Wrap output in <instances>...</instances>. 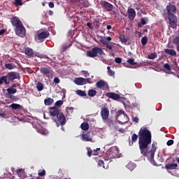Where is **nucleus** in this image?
<instances>
[{"instance_id": "79ce46f5", "label": "nucleus", "mask_w": 179, "mask_h": 179, "mask_svg": "<svg viewBox=\"0 0 179 179\" xmlns=\"http://www.w3.org/2000/svg\"><path fill=\"white\" fill-rule=\"evenodd\" d=\"M155 57H157V55H155V53H151V55H148V59H155Z\"/></svg>"}, {"instance_id": "39448f33", "label": "nucleus", "mask_w": 179, "mask_h": 179, "mask_svg": "<svg viewBox=\"0 0 179 179\" xmlns=\"http://www.w3.org/2000/svg\"><path fill=\"white\" fill-rule=\"evenodd\" d=\"M104 52L101 51V48L97 47L92 48V50L87 51V57L90 58L96 57V55H101Z\"/></svg>"}, {"instance_id": "4468645a", "label": "nucleus", "mask_w": 179, "mask_h": 179, "mask_svg": "<svg viewBox=\"0 0 179 179\" xmlns=\"http://www.w3.org/2000/svg\"><path fill=\"white\" fill-rule=\"evenodd\" d=\"M99 115H101L102 118L109 117V110L106 109V108H102V110L99 111Z\"/></svg>"}, {"instance_id": "f03ea898", "label": "nucleus", "mask_w": 179, "mask_h": 179, "mask_svg": "<svg viewBox=\"0 0 179 179\" xmlns=\"http://www.w3.org/2000/svg\"><path fill=\"white\" fill-rule=\"evenodd\" d=\"M48 113L50 114V117H56V120H53L56 123V127L63 126L66 124V116L63 115V113L60 112L57 108L50 107Z\"/></svg>"}, {"instance_id": "052dcab7", "label": "nucleus", "mask_w": 179, "mask_h": 179, "mask_svg": "<svg viewBox=\"0 0 179 179\" xmlns=\"http://www.w3.org/2000/svg\"><path fill=\"white\" fill-rule=\"evenodd\" d=\"M131 166H132V164H128V168H129Z\"/></svg>"}, {"instance_id": "7c9ffc66", "label": "nucleus", "mask_w": 179, "mask_h": 179, "mask_svg": "<svg viewBox=\"0 0 179 179\" xmlns=\"http://www.w3.org/2000/svg\"><path fill=\"white\" fill-rule=\"evenodd\" d=\"M119 39H120V43H127V38L124 37V34H120V36H119Z\"/></svg>"}, {"instance_id": "603ef678", "label": "nucleus", "mask_w": 179, "mask_h": 179, "mask_svg": "<svg viewBox=\"0 0 179 179\" xmlns=\"http://www.w3.org/2000/svg\"><path fill=\"white\" fill-rule=\"evenodd\" d=\"M52 7H54L52 2H48V8H52Z\"/></svg>"}, {"instance_id": "2eb2a0df", "label": "nucleus", "mask_w": 179, "mask_h": 179, "mask_svg": "<svg viewBox=\"0 0 179 179\" xmlns=\"http://www.w3.org/2000/svg\"><path fill=\"white\" fill-rule=\"evenodd\" d=\"M128 20H135V9L132 8H128Z\"/></svg>"}, {"instance_id": "5701e85b", "label": "nucleus", "mask_w": 179, "mask_h": 179, "mask_svg": "<svg viewBox=\"0 0 179 179\" xmlns=\"http://www.w3.org/2000/svg\"><path fill=\"white\" fill-rule=\"evenodd\" d=\"M85 93H87L90 97H94V96H96V90H90V91H87Z\"/></svg>"}, {"instance_id": "c9c22d12", "label": "nucleus", "mask_w": 179, "mask_h": 179, "mask_svg": "<svg viewBox=\"0 0 179 179\" xmlns=\"http://www.w3.org/2000/svg\"><path fill=\"white\" fill-rule=\"evenodd\" d=\"M107 75L110 77L114 76V71L112 69H109V66H107Z\"/></svg>"}, {"instance_id": "13d9d810", "label": "nucleus", "mask_w": 179, "mask_h": 179, "mask_svg": "<svg viewBox=\"0 0 179 179\" xmlns=\"http://www.w3.org/2000/svg\"><path fill=\"white\" fill-rule=\"evenodd\" d=\"M112 29V26L107 25V30Z\"/></svg>"}, {"instance_id": "72a5a7b5", "label": "nucleus", "mask_w": 179, "mask_h": 179, "mask_svg": "<svg viewBox=\"0 0 179 179\" xmlns=\"http://www.w3.org/2000/svg\"><path fill=\"white\" fill-rule=\"evenodd\" d=\"M102 121L105 122V124L112 125V120H110L108 117H102Z\"/></svg>"}, {"instance_id": "6e6552de", "label": "nucleus", "mask_w": 179, "mask_h": 179, "mask_svg": "<svg viewBox=\"0 0 179 179\" xmlns=\"http://www.w3.org/2000/svg\"><path fill=\"white\" fill-rule=\"evenodd\" d=\"M127 120V115H124V112L122 110H117V122L124 124Z\"/></svg>"}, {"instance_id": "338daca9", "label": "nucleus", "mask_w": 179, "mask_h": 179, "mask_svg": "<svg viewBox=\"0 0 179 179\" xmlns=\"http://www.w3.org/2000/svg\"><path fill=\"white\" fill-rule=\"evenodd\" d=\"M19 172H22V169H19Z\"/></svg>"}, {"instance_id": "a18cd8bd", "label": "nucleus", "mask_w": 179, "mask_h": 179, "mask_svg": "<svg viewBox=\"0 0 179 179\" xmlns=\"http://www.w3.org/2000/svg\"><path fill=\"white\" fill-rule=\"evenodd\" d=\"M173 145V140H169L166 141V146H171Z\"/></svg>"}, {"instance_id": "37998d69", "label": "nucleus", "mask_w": 179, "mask_h": 179, "mask_svg": "<svg viewBox=\"0 0 179 179\" xmlns=\"http://www.w3.org/2000/svg\"><path fill=\"white\" fill-rule=\"evenodd\" d=\"M63 106V101H56V107H60Z\"/></svg>"}, {"instance_id": "6e6d98bb", "label": "nucleus", "mask_w": 179, "mask_h": 179, "mask_svg": "<svg viewBox=\"0 0 179 179\" xmlns=\"http://www.w3.org/2000/svg\"><path fill=\"white\" fill-rule=\"evenodd\" d=\"M133 122H136V124H137V117H133Z\"/></svg>"}, {"instance_id": "1a4fd4ad", "label": "nucleus", "mask_w": 179, "mask_h": 179, "mask_svg": "<svg viewBox=\"0 0 179 179\" xmlns=\"http://www.w3.org/2000/svg\"><path fill=\"white\" fill-rule=\"evenodd\" d=\"M96 88L102 90H106V89H109V86L106 85V82H104V80L96 81Z\"/></svg>"}, {"instance_id": "3c124183", "label": "nucleus", "mask_w": 179, "mask_h": 179, "mask_svg": "<svg viewBox=\"0 0 179 179\" xmlns=\"http://www.w3.org/2000/svg\"><path fill=\"white\" fill-rule=\"evenodd\" d=\"M87 27L90 28V29H94L93 27H91V23L87 22Z\"/></svg>"}, {"instance_id": "a878e982", "label": "nucleus", "mask_w": 179, "mask_h": 179, "mask_svg": "<svg viewBox=\"0 0 179 179\" xmlns=\"http://www.w3.org/2000/svg\"><path fill=\"white\" fill-rule=\"evenodd\" d=\"M43 104L45 106H50L52 104V99L48 98L43 100Z\"/></svg>"}, {"instance_id": "69168bd1", "label": "nucleus", "mask_w": 179, "mask_h": 179, "mask_svg": "<svg viewBox=\"0 0 179 179\" xmlns=\"http://www.w3.org/2000/svg\"><path fill=\"white\" fill-rule=\"evenodd\" d=\"M111 55V56L114 57V53H113V54H111V55Z\"/></svg>"}, {"instance_id": "5fc2aeb1", "label": "nucleus", "mask_w": 179, "mask_h": 179, "mask_svg": "<svg viewBox=\"0 0 179 179\" xmlns=\"http://www.w3.org/2000/svg\"><path fill=\"white\" fill-rule=\"evenodd\" d=\"M5 30L4 29H1L0 30V36L4 34Z\"/></svg>"}, {"instance_id": "cd10ccee", "label": "nucleus", "mask_w": 179, "mask_h": 179, "mask_svg": "<svg viewBox=\"0 0 179 179\" xmlns=\"http://www.w3.org/2000/svg\"><path fill=\"white\" fill-rule=\"evenodd\" d=\"M106 41H112V38L109 36L103 37L102 38V41H101V43H102V44L103 45H106Z\"/></svg>"}, {"instance_id": "412c9836", "label": "nucleus", "mask_w": 179, "mask_h": 179, "mask_svg": "<svg viewBox=\"0 0 179 179\" xmlns=\"http://www.w3.org/2000/svg\"><path fill=\"white\" fill-rule=\"evenodd\" d=\"M41 73H42L43 75H48V74L50 73V69L41 67Z\"/></svg>"}, {"instance_id": "bb28decb", "label": "nucleus", "mask_w": 179, "mask_h": 179, "mask_svg": "<svg viewBox=\"0 0 179 179\" xmlns=\"http://www.w3.org/2000/svg\"><path fill=\"white\" fill-rule=\"evenodd\" d=\"M10 108H12V110H17L22 108V106H20V104L12 103L11 105H10Z\"/></svg>"}, {"instance_id": "774afa93", "label": "nucleus", "mask_w": 179, "mask_h": 179, "mask_svg": "<svg viewBox=\"0 0 179 179\" xmlns=\"http://www.w3.org/2000/svg\"><path fill=\"white\" fill-rule=\"evenodd\" d=\"M64 179H71V178H64Z\"/></svg>"}, {"instance_id": "8fccbe9b", "label": "nucleus", "mask_w": 179, "mask_h": 179, "mask_svg": "<svg viewBox=\"0 0 179 179\" xmlns=\"http://www.w3.org/2000/svg\"><path fill=\"white\" fill-rule=\"evenodd\" d=\"M174 45H179V38H174Z\"/></svg>"}, {"instance_id": "e2e57ef3", "label": "nucleus", "mask_w": 179, "mask_h": 179, "mask_svg": "<svg viewBox=\"0 0 179 179\" xmlns=\"http://www.w3.org/2000/svg\"><path fill=\"white\" fill-rule=\"evenodd\" d=\"M61 129V131H64V129H63V127H61V129Z\"/></svg>"}, {"instance_id": "423d86ee", "label": "nucleus", "mask_w": 179, "mask_h": 179, "mask_svg": "<svg viewBox=\"0 0 179 179\" xmlns=\"http://www.w3.org/2000/svg\"><path fill=\"white\" fill-rule=\"evenodd\" d=\"M48 36H49V33H48V31L39 32L35 34V41L38 43H43V40L48 38Z\"/></svg>"}, {"instance_id": "e433bc0d", "label": "nucleus", "mask_w": 179, "mask_h": 179, "mask_svg": "<svg viewBox=\"0 0 179 179\" xmlns=\"http://www.w3.org/2000/svg\"><path fill=\"white\" fill-rule=\"evenodd\" d=\"M4 69H7V70H12L14 67H13L12 64H4Z\"/></svg>"}, {"instance_id": "680f3d73", "label": "nucleus", "mask_w": 179, "mask_h": 179, "mask_svg": "<svg viewBox=\"0 0 179 179\" xmlns=\"http://www.w3.org/2000/svg\"><path fill=\"white\" fill-rule=\"evenodd\" d=\"M62 49H64V51H66V46H64V48H62Z\"/></svg>"}, {"instance_id": "f257e3e1", "label": "nucleus", "mask_w": 179, "mask_h": 179, "mask_svg": "<svg viewBox=\"0 0 179 179\" xmlns=\"http://www.w3.org/2000/svg\"><path fill=\"white\" fill-rule=\"evenodd\" d=\"M135 142H138V149L141 150V155L145 157L148 153H151V157L148 159L152 161L157 143H150V131H148L147 127L141 128V130L138 131V134H133V136H130L129 145L132 146V143Z\"/></svg>"}, {"instance_id": "a19ab883", "label": "nucleus", "mask_w": 179, "mask_h": 179, "mask_svg": "<svg viewBox=\"0 0 179 179\" xmlns=\"http://www.w3.org/2000/svg\"><path fill=\"white\" fill-rule=\"evenodd\" d=\"M45 170H41V172H38V177H44Z\"/></svg>"}, {"instance_id": "dca6fc26", "label": "nucleus", "mask_w": 179, "mask_h": 179, "mask_svg": "<svg viewBox=\"0 0 179 179\" xmlns=\"http://www.w3.org/2000/svg\"><path fill=\"white\" fill-rule=\"evenodd\" d=\"M109 163V159H105L104 161L99 160L96 162V165L99 166V167H102V169H106L108 166H106V164Z\"/></svg>"}, {"instance_id": "49530a36", "label": "nucleus", "mask_w": 179, "mask_h": 179, "mask_svg": "<svg viewBox=\"0 0 179 179\" xmlns=\"http://www.w3.org/2000/svg\"><path fill=\"white\" fill-rule=\"evenodd\" d=\"M53 83H56V84L60 83V80L58 79V78H53Z\"/></svg>"}, {"instance_id": "f704fd0d", "label": "nucleus", "mask_w": 179, "mask_h": 179, "mask_svg": "<svg viewBox=\"0 0 179 179\" xmlns=\"http://www.w3.org/2000/svg\"><path fill=\"white\" fill-rule=\"evenodd\" d=\"M146 43H148V37L141 38V44L145 45Z\"/></svg>"}, {"instance_id": "4be33fe9", "label": "nucleus", "mask_w": 179, "mask_h": 179, "mask_svg": "<svg viewBox=\"0 0 179 179\" xmlns=\"http://www.w3.org/2000/svg\"><path fill=\"white\" fill-rule=\"evenodd\" d=\"M148 24V18H141V23H138V27H143V25Z\"/></svg>"}, {"instance_id": "a211bd4d", "label": "nucleus", "mask_w": 179, "mask_h": 179, "mask_svg": "<svg viewBox=\"0 0 179 179\" xmlns=\"http://www.w3.org/2000/svg\"><path fill=\"white\" fill-rule=\"evenodd\" d=\"M96 151H99V148L94 149V150H87V156L91 157L92 155H96Z\"/></svg>"}, {"instance_id": "0eeeda50", "label": "nucleus", "mask_w": 179, "mask_h": 179, "mask_svg": "<svg viewBox=\"0 0 179 179\" xmlns=\"http://www.w3.org/2000/svg\"><path fill=\"white\" fill-rule=\"evenodd\" d=\"M10 79V81L17 80V78H20V73L17 72H10L7 73V76L1 77L0 78Z\"/></svg>"}, {"instance_id": "7ed1b4c3", "label": "nucleus", "mask_w": 179, "mask_h": 179, "mask_svg": "<svg viewBox=\"0 0 179 179\" xmlns=\"http://www.w3.org/2000/svg\"><path fill=\"white\" fill-rule=\"evenodd\" d=\"M10 23L12 24V27H15V35H17L20 38H24V27L22 26V21H20V18L12 17L10 18Z\"/></svg>"}, {"instance_id": "9d476101", "label": "nucleus", "mask_w": 179, "mask_h": 179, "mask_svg": "<svg viewBox=\"0 0 179 179\" xmlns=\"http://www.w3.org/2000/svg\"><path fill=\"white\" fill-rule=\"evenodd\" d=\"M99 5L102 6V8H105V10L107 12H110L113 9V6H112V3H109V2L102 1V2L99 3Z\"/></svg>"}, {"instance_id": "c85d7f7f", "label": "nucleus", "mask_w": 179, "mask_h": 179, "mask_svg": "<svg viewBox=\"0 0 179 179\" xmlns=\"http://www.w3.org/2000/svg\"><path fill=\"white\" fill-rule=\"evenodd\" d=\"M6 80H9V78H0V85H1V84L9 85V81Z\"/></svg>"}, {"instance_id": "20e7f679", "label": "nucleus", "mask_w": 179, "mask_h": 179, "mask_svg": "<svg viewBox=\"0 0 179 179\" xmlns=\"http://www.w3.org/2000/svg\"><path fill=\"white\" fill-rule=\"evenodd\" d=\"M166 17L169 18V27L176 29V6H166Z\"/></svg>"}, {"instance_id": "b1692460", "label": "nucleus", "mask_w": 179, "mask_h": 179, "mask_svg": "<svg viewBox=\"0 0 179 179\" xmlns=\"http://www.w3.org/2000/svg\"><path fill=\"white\" fill-rule=\"evenodd\" d=\"M176 167H177V165H176V164H166V166H165V168H166V170H173L176 169Z\"/></svg>"}, {"instance_id": "9b49d317", "label": "nucleus", "mask_w": 179, "mask_h": 179, "mask_svg": "<svg viewBox=\"0 0 179 179\" xmlns=\"http://www.w3.org/2000/svg\"><path fill=\"white\" fill-rule=\"evenodd\" d=\"M74 84L81 86L86 84H91V81H86V80H83V78H76L74 79Z\"/></svg>"}, {"instance_id": "de8ad7c7", "label": "nucleus", "mask_w": 179, "mask_h": 179, "mask_svg": "<svg viewBox=\"0 0 179 179\" xmlns=\"http://www.w3.org/2000/svg\"><path fill=\"white\" fill-rule=\"evenodd\" d=\"M17 87H20V84L14 83V84H12V86L10 87V89H14Z\"/></svg>"}, {"instance_id": "aec40b11", "label": "nucleus", "mask_w": 179, "mask_h": 179, "mask_svg": "<svg viewBox=\"0 0 179 179\" xmlns=\"http://www.w3.org/2000/svg\"><path fill=\"white\" fill-rule=\"evenodd\" d=\"M25 55L28 56L29 58L32 57V55H34V52H32V49L29 48H25Z\"/></svg>"}, {"instance_id": "09e8293b", "label": "nucleus", "mask_w": 179, "mask_h": 179, "mask_svg": "<svg viewBox=\"0 0 179 179\" xmlns=\"http://www.w3.org/2000/svg\"><path fill=\"white\" fill-rule=\"evenodd\" d=\"M105 45V48H107V50H112V45H106V44H102Z\"/></svg>"}, {"instance_id": "6ab92c4d", "label": "nucleus", "mask_w": 179, "mask_h": 179, "mask_svg": "<svg viewBox=\"0 0 179 179\" xmlns=\"http://www.w3.org/2000/svg\"><path fill=\"white\" fill-rule=\"evenodd\" d=\"M176 52H178V51L171 50V49L164 50V52L166 53V55H169L170 56H176Z\"/></svg>"}, {"instance_id": "ea45409f", "label": "nucleus", "mask_w": 179, "mask_h": 179, "mask_svg": "<svg viewBox=\"0 0 179 179\" xmlns=\"http://www.w3.org/2000/svg\"><path fill=\"white\" fill-rule=\"evenodd\" d=\"M128 64H130V65H136V63H135V59H128Z\"/></svg>"}, {"instance_id": "58836bf2", "label": "nucleus", "mask_w": 179, "mask_h": 179, "mask_svg": "<svg viewBox=\"0 0 179 179\" xmlns=\"http://www.w3.org/2000/svg\"><path fill=\"white\" fill-rule=\"evenodd\" d=\"M15 6H22V0H15Z\"/></svg>"}, {"instance_id": "4d7b16f0", "label": "nucleus", "mask_w": 179, "mask_h": 179, "mask_svg": "<svg viewBox=\"0 0 179 179\" xmlns=\"http://www.w3.org/2000/svg\"><path fill=\"white\" fill-rule=\"evenodd\" d=\"M84 80L87 82H91V78H84Z\"/></svg>"}, {"instance_id": "c03bdc74", "label": "nucleus", "mask_w": 179, "mask_h": 179, "mask_svg": "<svg viewBox=\"0 0 179 179\" xmlns=\"http://www.w3.org/2000/svg\"><path fill=\"white\" fill-rule=\"evenodd\" d=\"M122 63V58L117 57L115 58V64H121Z\"/></svg>"}, {"instance_id": "f3484780", "label": "nucleus", "mask_w": 179, "mask_h": 179, "mask_svg": "<svg viewBox=\"0 0 179 179\" xmlns=\"http://www.w3.org/2000/svg\"><path fill=\"white\" fill-rule=\"evenodd\" d=\"M81 141L84 142H92V143L94 142L91 141V136H89V132H87L84 134H81Z\"/></svg>"}, {"instance_id": "bf43d9fd", "label": "nucleus", "mask_w": 179, "mask_h": 179, "mask_svg": "<svg viewBox=\"0 0 179 179\" xmlns=\"http://www.w3.org/2000/svg\"><path fill=\"white\" fill-rule=\"evenodd\" d=\"M48 15H52V11L48 10Z\"/></svg>"}, {"instance_id": "c756f323", "label": "nucleus", "mask_w": 179, "mask_h": 179, "mask_svg": "<svg viewBox=\"0 0 179 179\" xmlns=\"http://www.w3.org/2000/svg\"><path fill=\"white\" fill-rule=\"evenodd\" d=\"M81 130L83 131L89 130V123H81Z\"/></svg>"}, {"instance_id": "f8f14e48", "label": "nucleus", "mask_w": 179, "mask_h": 179, "mask_svg": "<svg viewBox=\"0 0 179 179\" xmlns=\"http://www.w3.org/2000/svg\"><path fill=\"white\" fill-rule=\"evenodd\" d=\"M71 3H79L81 7L89 8V0H71Z\"/></svg>"}, {"instance_id": "2f4dec72", "label": "nucleus", "mask_w": 179, "mask_h": 179, "mask_svg": "<svg viewBox=\"0 0 179 179\" xmlns=\"http://www.w3.org/2000/svg\"><path fill=\"white\" fill-rule=\"evenodd\" d=\"M15 93H17V89L7 88V94H14Z\"/></svg>"}, {"instance_id": "473e14b6", "label": "nucleus", "mask_w": 179, "mask_h": 179, "mask_svg": "<svg viewBox=\"0 0 179 179\" xmlns=\"http://www.w3.org/2000/svg\"><path fill=\"white\" fill-rule=\"evenodd\" d=\"M35 89L38 90V92L43 91V83H38V84L35 85Z\"/></svg>"}, {"instance_id": "ddd939ff", "label": "nucleus", "mask_w": 179, "mask_h": 179, "mask_svg": "<svg viewBox=\"0 0 179 179\" xmlns=\"http://www.w3.org/2000/svg\"><path fill=\"white\" fill-rule=\"evenodd\" d=\"M105 96L113 101L120 100V94H115L114 92H107V94H105Z\"/></svg>"}, {"instance_id": "4c0bfd02", "label": "nucleus", "mask_w": 179, "mask_h": 179, "mask_svg": "<svg viewBox=\"0 0 179 179\" xmlns=\"http://www.w3.org/2000/svg\"><path fill=\"white\" fill-rule=\"evenodd\" d=\"M164 69H166V71L171 72V66L169 64H164Z\"/></svg>"}, {"instance_id": "0e129e2a", "label": "nucleus", "mask_w": 179, "mask_h": 179, "mask_svg": "<svg viewBox=\"0 0 179 179\" xmlns=\"http://www.w3.org/2000/svg\"><path fill=\"white\" fill-rule=\"evenodd\" d=\"M12 97H14V96L10 95V99H12Z\"/></svg>"}, {"instance_id": "393cba45", "label": "nucleus", "mask_w": 179, "mask_h": 179, "mask_svg": "<svg viewBox=\"0 0 179 179\" xmlns=\"http://www.w3.org/2000/svg\"><path fill=\"white\" fill-rule=\"evenodd\" d=\"M76 95L83 97L87 96V94L86 92L82 91L81 90H76Z\"/></svg>"}, {"instance_id": "864d4df0", "label": "nucleus", "mask_w": 179, "mask_h": 179, "mask_svg": "<svg viewBox=\"0 0 179 179\" xmlns=\"http://www.w3.org/2000/svg\"><path fill=\"white\" fill-rule=\"evenodd\" d=\"M5 116H6V115H5L4 113H0L1 117L4 118Z\"/></svg>"}]
</instances>
